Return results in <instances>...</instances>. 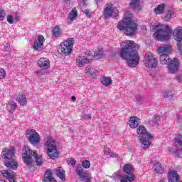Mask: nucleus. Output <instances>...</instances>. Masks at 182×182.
<instances>
[{
    "label": "nucleus",
    "mask_w": 182,
    "mask_h": 182,
    "mask_svg": "<svg viewBox=\"0 0 182 182\" xmlns=\"http://www.w3.org/2000/svg\"><path fill=\"white\" fill-rule=\"evenodd\" d=\"M154 171L156 173V174H163V173H164V168L160 162H156L154 164Z\"/></svg>",
    "instance_id": "23"
},
{
    "label": "nucleus",
    "mask_w": 182,
    "mask_h": 182,
    "mask_svg": "<svg viewBox=\"0 0 182 182\" xmlns=\"http://www.w3.org/2000/svg\"><path fill=\"white\" fill-rule=\"evenodd\" d=\"M159 182H164V181H163V180H161Z\"/></svg>",
    "instance_id": "57"
},
{
    "label": "nucleus",
    "mask_w": 182,
    "mask_h": 182,
    "mask_svg": "<svg viewBox=\"0 0 182 182\" xmlns=\"http://www.w3.org/2000/svg\"><path fill=\"white\" fill-rule=\"evenodd\" d=\"M139 124H140V118L136 116H132L129 118V125L131 129H137Z\"/></svg>",
    "instance_id": "18"
},
{
    "label": "nucleus",
    "mask_w": 182,
    "mask_h": 182,
    "mask_svg": "<svg viewBox=\"0 0 182 182\" xmlns=\"http://www.w3.org/2000/svg\"><path fill=\"white\" fill-rule=\"evenodd\" d=\"M15 153L16 149L14 146H10L9 149L5 148L1 153V157L4 160V166L7 168H11L12 170H16L18 168V162L15 160Z\"/></svg>",
    "instance_id": "5"
},
{
    "label": "nucleus",
    "mask_w": 182,
    "mask_h": 182,
    "mask_svg": "<svg viewBox=\"0 0 182 182\" xmlns=\"http://www.w3.org/2000/svg\"><path fill=\"white\" fill-rule=\"evenodd\" d=\"M173 35V31L168 25H166L164 28L156 31L153 34L154 37L160 41V42H167L170 39V36Z\"/></svg>",
    "instance_id": "9"
},
{
    "label": "nucleus",
    "mask_w": 182,
    "mask_h": 182,
    "mask_svg": "<svg viewBox=\"0 0 182 182\" xmlns=\"http://www.w3.org/2000/svg\"><path fill=\"white\" fill-rule=\"evenodd\" d=\"M135 100H136V102L138 103L139 105H142L144 100V98L141 95H135Z\"/></svg>",
    "instance_id": "38"
},
{
    "label": "nucleus",
    "mask_w": 182,
    "mask_h": 182,
    "mask_svg": "<svg viewBox=\"0 0 182 182\" xmlns=\"http://www.w3.org/2000/svg\"><path fill=\"white\" fill-rule=\"evenodd\" d=\"M92 59H93V57H85L78 55L76 58V65L77 66L82 68V66H85V65L90 63V61L92 60Z\"/></svg>",
    "instance_id": "16"
},
{
    "label": "nucleus",
    "mask_w": 182,
    "mask_h": 182,
    "mask_svg": "<svg viewBox=\"0 0 182 182\" xmlns=\"http://www.w3.org/2000/svg\"><path fill=\"white\" fill-rule=\"evenodd\" d=\"M9 105H10V109L9 112L10 114H14V112H15L18 107V105H16L15 102H9Z\"/></svg>",
    "instance_id": "33"
},
{
    "label": "nucleus",
    "mask_w": 182,
    "mask_h": 182,
    "mask_svg": "<svg viewBox=\"0 0 182 182\" xmlns=\"http://www.w3.org/2000/svg\"><path fill=\"white\" fill-rule=\"evenodd\" d=\"M164 97L166 99H168V97H173V92L171 91H166L163 93Z\"/></svg>",
    "instance_id": "41"
},
{
    "label": "nucleus",
    "mask_w": 182,
    "mask_h": 182,
    "mask_svg": "<svg viewBox=\"0 0 182 182\" xmlns=\"http://www.w3.org/2000/svg\"><path fill=\"white\" fill-rule=\"evenodd\" d=\"M71 100H73V102H76V97L72 96L71 97Z\"/></svg>",
    "instance_id": "53"
},
{
    "label": "nucleus",
    "mask_w": 182,
    "mask_h": 182,
    "mask_svg": "<svg viewBox=\"0 0 182 182\" xmlns=\"http://www.w3.org/2000/svg\"><path fill=\"white\" fill-rule=\"evenodd\" d=\"M140 2H141V0H131L129 6L132 9H141Z\"/></svg>",
    "instance_id": "24"
},
{
    "label": "nucleus",
    "mask_w": 182,
    "mask_h": 182,
    "mask_svg": "<svg viewBox=\"0 0 182 182\" xmlns=\"http://www.w3.org/2000/svg\"><path fill=\"white\" fill-rule=\"evenodd\" d=\"M168 151L171 153V154H173L174 157H181V150L180 149H174L171 147L168 148Z\"/></svg>",
    "instance_id": "28"
},
{
    "label": "nucleus",
    "mask_w": 182,
    "mask_h": 182,
    "mask_svg": "<svg viewBox=\"0 0 182 182\" xmlns=\"http://www.w3.org/2000/svg\"><path fill=\"white\" fill-rule=\"evenodd\" d=\"M55 174H56L57 177H59V178L63 180V181H65V180H66V173H65V170H63V168L58 167L55 170Z\"/></svg>",
    "instance_id": "22"
},
{
    "label": "nucleus",
    "mask_w": 182,
    "mask_h": 182,
    "mask_svg": "<svg viewBox=\"0 0 182 182\" xmlns=\"http://www.w3.org/2000/svg\"><path fill=\"white\" fill-rule=\"evenodd\" d=\"M43 182H58L56 179L53 178V173H52V171L50 169L46 170Z\"/></svg>",
    "instance_id": "19"
},
{
    "label": "nucleus",
    "mask_w": 182,
    "mask_h": 182,
    "mask_svg": "<svg viewBox=\"0 0 182 182\" xmlns=\"http://www.w3.org/2000/svg\"><path fill=\"white\" fill-rule=\"evenodd\" d=\"M171 52V46L166 45L161 46L158 49V53L160 55V63L161 65H168L169 73H176L178 70V59L171 60L168 53Z\"/></svg>",
    "instance_id": "2"
},
{
    "label": "nucleus",
    "mask_w": 182,
    "mask_h": 182,
    "mask_svg": "<svg viewBox=\"0 0 182 182\" xmlns=\"http://www.w3.org/2000/svg\"><path fill=\"white\" fill-rule=\"evenodd\" d=\"M101 83L104 86H109V85H112V78L107 77H103L101 80Z\"/></svg>",
    "instance_id": "32"
},
{
    "label": "nucleus",
    "mask_w": 182,
    "mask_h": 182,
    "mask_svg": "<svg viewBox=\"0 0 182 182\" xmlns=\"http://www.w3.org/2000/svg\"><path fill=\"white\" fill-rule=\"evenodd\" d=\"M9 49H11V46L9 43H6L4 46V50H6V52H9Z\"/></svg>",
    "instance_id": "48"
},
{
    "label": "nucleus",
    "mask_w": 182,
    "mask_h": 182,
    "mask_svg": "<svg viewBox=\"0 0 182 182\" xmlns=\"http://www.w3.org/2000/svg\"><path fill=\"white\" fill-rule=\"evenodd\" d=\"M82 166L84 168H90V161L88 160H85L82 163Z\"/></svg>",
    "instance_id": "42"
},
{
    "label": "nucleus",
    "mask_w": 182,
    "mask_h": 182,
    "mask_svg": "<svg viewBox=\"0 0 182 182\" xmlns=\"http://www.w3.org/2000/svg\"><path fill=\"white\" fill-rule=\"evenodd\" d=\"M75 170H76L77 174V176H79V177H80V176L85 174V172H83V168H82V164L77 165L75 167Z\"/></svg>",
    "instance_id": "37"
},
{
    "label": "nucleus",
    "mask_w": 182,
    "mask_h": 182,
    "mask_svg": "<svg viewBox=\"0 0 182 182\" xmlns=\"http://www.w3.org/2000/svg\"><path fill=\"white\" fill-rule=\"evenodd\" d=\"M137 23L134 22L130 17H124L122 21H119L117 25L119 31H124L127 36H133L138 29Z\"/></svg>",
    "instance_id": "4"
},
{
    "label": "nucleus",
    "mask_w": 182,
    "mask_h": 182,
    "mask_svg": "<svg viewBox=\"0 0 182 182\" xmlns=\"http://www.w3.org/2000/svg\"><path fill=\"white\" fill-rule=\"evenodd\" d=\"M26 136L28 142L33 146H36L41 143V135H39L35 129H28L26 131Z\"/></svg>",
    "instance_id": "11"
},
{
    "label": "nucleus",
    "mask_w": 182,
    "mask_h": 182,
    "mask_svg": "<svg viewBox=\"0 0 182 182\" xmlns=\"http://www.w3.org/2000/svg\"><path fill=\"white\" fill-rule=\"evenodd\" d=\"M104 153L107 156H109V157H114V156H113V153H112V150L109 148H105Z\"/></svg>",
    "instance_id": "39"
},
{
    "label": "nucleus",
    "mask_w": 182,
    "mask_h": 182,
    "mask_svg": "<svg viewBox=\"0 0 182 182\" xmlns=\"http://www.w3.org/2000/svg\"><path fill=\"white\" fill-rule=\"evenodd\" d=\"M34 73L36 74L38 77H41V76L45 75V70L41 68V70L35 71Z\"/></svg>",
    "instance_id": "43"
},
{
    "label": "nucleus",
    "mask_w": 182,
    "mask_h": 182,
    "mask_svg": "<svg viewBox=\"0 0 182 182\" xmlns=\"http://www.w3.org/2000/svg\"><path fill=\"white\" fill-rule=\"evenodd\" d=\"M133 173H134V168H133L132 164H126L122 167V173H120V172H115L112 174L111 178L114 181L119 180L122 182V179L130 177V175L132 176L134 174Z\"/></svg>",
    "instance_id": "8"
},
{
    "label": "nucleus",
    "mask_w": 182,
    "mask_h": 182,
    "mask_svg": "<svg viewBox=\"0 0 182 182\" xmlns=\"http://www.w3.org/2000/svg\"><path fill=\"white\" fill-rule=\"evenodd\" d=\"M39 68L43 70L49 69L50 68V62L48 58H41L37 62Z\"/></svg>",
    "instance_id": "17"
},
{
    "label": "nucleus",
    "mask_w": 182,
    "mask_h": 182,
    "mask_svg": "<svg viewBox=\"0 0 182 182\" xmlns=\"http://www.w3.org/2000/svg\"><path fill=\"white\" fill-rule=\"evenodd\" d=\"M119 16V11L114 9L112 6H107L104 10L105 18H116Z\"/></svg>",
    "instance_id": "15"
},
{
    "label": "nucleus",
    "mask_w": 182,
    "mask_h": 182,
    "mask_svg": "<svg viewBox=\"0 0 182 182\" xmlns=\"http://www.w3.org/2000/svg\"><path fill=\"white\" fill-rule=\"evenodd\" d=\"M19 19H20L19 16H18V14H16L15 17H14V20L16 21V22H18V21H19Z\"/></svg>",
    "instance_id": "52"
},
{
    "label": "nucleus",
    "mask_w": 182,
    "mask_h": 182,
    "mask_svg": "<svg viewBox=\"0 0 182 182\" xmlns=\"http://www.w3.org/2000/svg\"><path fill=\"white\" fill-rule=\"evenodd\" d=\"M22 157L23 163L28 166V168H32V166H33V157H34L37 166H42L43 164L42 156H39L36 151H32V149H29L28 146L23 148Z\"/></svg>",
    "instance_id": "3"
},
{
    "label": "nucleus",
    "mask_w": 182,
    "mask_h": 182,
    "mask_svg": "<svg viewBox=\"0 0 182 182\" xmlns=\"http://www.w3.org/2000/svg\"><path fill=\"white\" fill-rule=\"evenodd\" d=\"M136 133L139 134V139L143 150H147L150 147V140L153 139V136L147 132L146 127L143 125L138 127Z\"/></svg>",
    "instance_id": "6"
},
{
    "label": "nucleus",
    "mask_w": 182,
    "mask_h": 182,
    "mask_svg": "<svg viewBox=\"0 0 182 182\" xmlns=\"http://www.w3.org/2000/svg\"><path fill=\"white\" fill-rule=\"evenodd\" d=\"M45 43V37L42 35H39L38 38L34 41L33 49L38 52H42L43 50V43Z\"/></svg>",
    "instance_id": "14"
},
{
    "label": "nucleus",
    "mask_w": 182,
    "mask_h": 182,
    "mask_svg": "<svg viewBox=\"0 0 182 182\" xmlns=\"http://www.w3.org/2000/svg\"><path fill=\"white\" fill-rule=\"evenodd\" d=\"M120 58L127 60V66L129 68H136L139 66L140 56L137 50L140 46L133 41H125L121 43Z\"/></svg>",
    "instance_id": "1"
},
{
    "label": "nucleus",
    "mask_w": 182,
    "mask_h": 182,
    "mask_svg": "<svg viewBox=\"0 0 182 182\" xmlns=\"http://www.w3.org/2000/svg\"><path fill=\"white\" fill-rule=\"evenodd\" d=\"M176 80H178V82H182V75H178L176 76Z\"/></svg>",
    "instance_id": "50"
},
{
    "label": "nucleus",
    "mask_w": 182,
    "mask_h": 182,
    "mask_svg": "<svg viewBox=\"0 0 182 182\" xmlns=\"http://www.w3.org/2000/svg\"><path fill=\"white\" fill-rule=\"evenodd\" d=\"M94 59L99 60V59L103 58V48H99L94 54Z\"/></svg>",
    "instance_id": "30"
},
{
    "label": "nucleus",
    "mask_w": 182,
    "mask_h": 182,
    "mask_svg": "<svg viewBox=\"0 0 182 182\" xmlns=\"http://www.w3.org/2000/svg\"><path fill=\"white\" fill-rule=\"evenodd\" d=\"M7 22H9V23H10L11 25H12L13 23H14V16H13V15L9 14V15L7 16Z\"/></svg>",
    "instance_id": "45"
},
{
    "label": "nucleus",
    "mask_w": 182,
    "mask_h": 182,
    "mask_svg": "<svg viewBox=\"0 0 182 182\" xmlns=\"http://www.w3.org/2000/svg\"><path fill=\"white\" fill-rule=\"evenodd\" d=\"M68 164H70L72 167H75L76 166V159H70L67 161Z\"/></svg>",
    "instance_id": "44"
},
{
    "label": "nucleus",
    "mask_w": 182,
    "mask_h": 182,
    "mask_svg": "<svg viewBox=\"0 0 182 182\" xmlns=\"http://www.w3.org/2000/svg\"><path fill=\"white\" fill-rule=\"evenodd\" d=\"M144 63L146 68H157V65H159V60H157V58H156V55L149 53L144 56Z\"/></svg>",
    "instance_id": "12"
},
{
    "label": "nucleus",
    "mask_w": 182,
    "mask_h": 182,
    "mask_svg": "<svg viewBox=\"0 0 182 182\" xmlns=\"http://www.w3.org/2000/svg\"><path fill=\"white\" fill-rule=\"evenodd\" d=\"M134 178H136V176L134 174L129 175V176L121 179V182H133L134 181Z\"/></svg>",
    "instance_id": "35"
},
{
    "label": "nucleus",
    "mask_w": 182,
    "mask_h": 182,
    "mask_svg": "<svg viewBox=\"0 0 182 182\" xmlns=\"http://www.w3.org/2000/svg\"><path fill=\"white\" fill-rule=\"evenodd\" d=\"M160 119H161V117L159 116V115H155L154 117V119H153V122H151V124L154 127H156L157 126H159V122H160Z\"/></svg>",
    "instance_id": "34"
},
{
    "label": "nucleus",
    "mask_w": 182,
    "mask_h": 182,
    "mask_svg": "<svg viewBox=\"0 0 182 182\" xmlns=\"http://www.w3.org/2000/svg\"><path fill=\"white\" fill-rule=\"evenodd\" d=\"M47 154L52 160H55L59 157V152L58 151V146H56V141L55 139L48 136L44 143Z\"/></svg>",
    "instance_id": "7"
},
{
    "label": "nucleus",
    "mask_w": 182,
    "mask_h": 182,
    "mask_svg": "<svg viewBox=\"0 0 182 182\" xmlns=\"http://www.w3.org/2000/svg\"><path fill=\"white\" fill-rule=\"evenodd\" d=\"M177 119H180V115H176Z\"/></svg>",
    "instance_id": "55"
},
{
    "label": "nucleus",
    "mask_w": 182,
    "mask_h": 182,
    "mask_svg": "<svg viewBox=\"0 0 182 182\" xmlns=\"http://www.w3.org/2000/svg\"><path fill=\"white\" fill-rule=\"evenodd\" d=\"M16 100L21 106H25L26 105V103H28L26 101V96L25 95H19L17 97Z\"/></svg>",
    "instance_id": "25"
},
{
    "label": "nucleus",
    "mask_w": 182,
    "mask_h": 182,
    "mask_svg": "<svg viewBox=\"0 0 182 182\" xmlns=\"http://www.w3.org/2000/svg\"><path fill=\"white\" fill-rule=\"evenodd\" d=\"M164 8H166V5L164 4H159L154 9V12L156 15H161L164 12Z\"/></svg>",
    "instance_id": "27"
},
{
    "label": "nucleus",
    "mask_w": 182,
    "mask_h": 182,
    "mask_svg": "<svg viewBox=\"0 0 182 182\" xmlns=\"http://www.w3.org/2000/svg\"><path fill=\"white\" fill-rule=\"evenodd\" d=\"M82 117L87 120H90L92 119V116H90L89 114H84Z\"/></svg>",
    "instance_id": "47"
},
{
    "label": "nucleus",
    "mask_w": 182,
    "mask_h": 182,
    "mask_svg": "<svg viewBox=\"0 0 182 182\" xmlns=\"http://www.w3.org/2000/svg\"><path fill=\"white\" fill-rule=\"evenodd\" d=\"M0 182H6V181H5L4 180H0Z\"/></svg>",
    "instance_id": "56"
},
{
    "label": "nucleus",
    "mask_w": 182,
    "mask_h": 182,
    "mask_svg": "<svg viewBox=\"0 0 182 182\" xmlns=\"http://www.w3.org/2000/svg\"><path fill=\"white\" fill-rule=\"evenodd\" d=\"M77 17V11H76V9H73L68 15V22L72 23L74 19H76Z\"/></svg>",
    "instance_id": "26"
},
{
    "label": "nucleus",
    "mask_w": 182,
    "mask_h": 182,
    "mask_svg": "<svg viewBox=\"0 0 182 182\" xmlns=\"http://www.w3.org/2000/svg\"><path fill=\"white\" fill-rule=\"evenodd\" d=\"M53 36L55 38H59L60 35H62V32L60 31V28L59 26H56L54 27V28L52 30Z\"/></svg>",
    "instance_id": "29"
},
{
    "label": "nucleus",
    "mask_w": 182,
    "mask_h": 182,
    "mask_svg": "<svg viewBox=\"0 0 182 182\" xmlns=\"http://www.w3.org/2000/svg\"><path fill=\"white\" fill-rule=\"evenodd\" d=\"M6 77V72L4 69L0 68V79H5Z\"/></svg>",
    "instance_id": "46"
},
{
    "label": "nucleus",
    "mask_w": 182,
    "mask_h": 182,
    "mask_svg": "<svg viewBox=\"0 0 182 182\" xmlns=\"http://www.w3.org/2000/svg\"><path fill=\"white\" fill-rule=\"evenodd\" d=\"M173 15H174V11L173 10H168L166 14L163 15L162 19H164V21H168L171 19V16H173Z\"/></svg>",
    "instance_id": "31"
},
{
    "label": "nucleus",
    "mask_w": 182,
    "mask_h": 182,
    "mask_svg": "<svg viewBox=\"0 0 182 182\" xmlns=\"http://www.w3.org/2000/svg\"><path fill=\"white\" fill-rule=\"evenodd\" d=\"M84 13L85 15H87V16H90V11L88 9L85 10Z\"/></svg>",
    "instance_id": "51"
},
{
    "label": "nucleus",
    "mask_w": 182,
    "mask_h": 182,
    "mask_svg": "<svg viewBox=\"0 0 182 182\" xmlns=\"http://www.w3.org/2000/svg\"><path fill=\"white\" fill-rule=\"evenodd\" d=\"M5 16H6L5 10L2 8H0V21H4V19H5Z\"/></svg>",
    "instance_id": "40"
},
{
    "label": "nucleus",
    "mask_w": 182,
    "mask_h": 182,
    "mask_svg": "<svg viewBox=\"0 0 182 182\" xmlns=\"http://www.w3.org/2000/svg\"><path fill=\"white\" fill-rule=\"evenodd\" d=\"M1 175L3 176V177H6V178H8L9 182H18L15 178V176H14L12 173H10L6 170L1 171Z\"/></svg>",
    "instance_id": "21"
},
{
    "label": "nucleus",
    "mask_w": 182,
    "mask_h": 182,
    "mask_svg": "<svg viewBox=\"0 0 182 182\" xmlns=\"http://www.w3.org/2000/svg\"><path fill=\"white\" fill-rule=\"evenodd\" d=\"M173 39L177 42V49L182 55V27H178L173 31Z\"/></svg>",
    "instance_id": "13"
},
{
    "label": "nucleus",
    "mask_w": 182,
    "mask_h": 182,
    "mask_svg": "<svg viewBox=\"0 0 182 182\" xmlns=\"http://www.w3.org/2000/svg\"><path fill=\"white\" fill-rule=\"evenodd\" d=\"M85 73H89L90 75H92V68H87L85 70Z\"/></svg>",
    "instance_id": "49"
},
{
    "label": "nucleus",
    "mask_w": 182,
    "mask_h": 182,
    "mask_svg": "<svg viewBox=\"0 0 182 182\" xmlns=\"http://www.w3.org/2000/svg\"><path fill=\"white\" fill-rule=\"evenodd\" d=\"M134 149L133 146H130V147H129V151H130V153H133V151H134V149Z\"/></svg>",
    "instance_id": "54"
},
{
    "label": "nucleus",
    "mask_w": 182,
    "mask_h": 182,
    "mask_svg": "<svg viewBox=\"0 0 182 182\" xmlns=\"http://www.w3.org/2000/svg\"><path fill=\"white\" fill-rule=\"evenodd\" d=\"M80 177L82 178V182H92L90 176L87 173H82Z\"/></svg>",
    "instance_id": "36"
},
{
    "label": "nucleus",
    "mask_w": 182,
    "mask_h": 182,
    "mask_svg": "<svg viewBox=\"0 0 182 182\" xmlns=\"http://www.w3.org/2000/svg\"><path fill=\"white\" fill-rule=\"evenodd\" d=\"M73 43H75V39L73 38H68L65 41L60 44V50L64 56H69V55L72 53Z\"/></svg>",
    "instance_id": "10"
},
{
    "label": "nucleus",
    "mask_w": 182,
    "mask_h": 182,
    "mask_svg": "<svg viewBox=\"0 0 182 182\" xmlns=\"http://www.w3.org/2000/svg\"><path fill=\"white\" fill-rule=\"evenodd\" d=\"M178 173L177 171L173 170L168 173V182H178Z\"/></svg>",
    "instance_id": "20"
}]
</instances>
